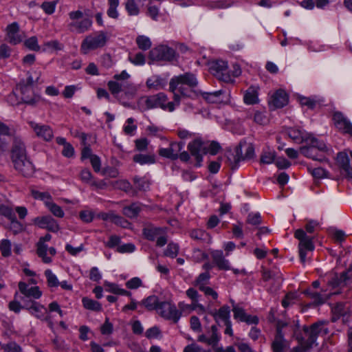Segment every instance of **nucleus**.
I'll use <instances>...</instances> for the list:
<instances>
[{
  "label": "nucleus",
  "mask_w": 352,
  "mask_h": 352,
  "mask_svg": "<svg viewBox=\"0 0 352 352\" xmlns=\"http://www.w3.org/2000/svg\"><path fill=\"white\" fill-rule=\"evenodd\" d=\"M239 144H243V148L245 149V153L242 154L241 160H248L254 157V148L252 144H247L245 142H241Z\"/></svg>",
  "instance_id": "49530a36"
},
{
  "label": "nucleus",
  "mask_w": 352,
  "mask_h": 352,
  "mask_svg": "<svg viewBox=\"0 0 352 352\" xmlns=\"http://www.w3.org/2000/svg\"><path fill=\"white\" fill-rule=\"evenodd\" d=\"M29 312L37 318L42 320L47 313V309L40 303H37V305L32 307V309Z\"/></svg>",
  "instance_id": "a19ab883"
},
{
  "label": "nucleus",
  "mask_w": 352,
  "mask_h": 352,
  "mask_svg": "<svg viewBox=\"0 0 352 352\" xmlns=\"http://www.w3.org/2000/svg\"><path fill=\"white\" fill-rule=\"evenodd\" d=\"M18 87L22 94L21 100L24 103L34 105L37 102L38 100L34 94L32 87L25 85L23 82L18 85Z\"/></svg>",
  "instance_id": "a211bd4d"
},
{
  "label": "nucleus",
  "mask_w": 352,
  "mask_h": 352,
  "mask_svg": "<svg viewBox=\"0 0 352 352\" xmlns=\"http://www.w3.org/2000/svg\"><path fill=\"white\" fill-rule=\"evenodd\" d=\"M25 45L30 50L38 52L40 46L38 45V40L36 36H32L25 41Z\"/></svg>",
  "instance_id": "bf43d9fd"
},
{
  "label": "nucleus",
  "mask_w": 352,
  "mask_h": 352,
  "mask_svg": "<svg viewBox=\"0 0 352 352\" xmlns=\"http://www.w3.org/2000/svg\"><path fill=\"white\" fill-rule=\"evenodd\" d=\"M34 223L41 228H45L53 232H58L59 226L57 222L50 216L36 217Z\"/></svg>",
  "instance_id": "412c9836"
},
{
  "label": "nucleus",
  "mask_w": 352,
  "mask_h": 352,
  "mask_svg": "<svg viewBox=\"0 0 352 352\" xmlns=\"http://www.w3.org/2000/svg\"><path fill=\"white\" fill-rule=\"evenodd\" d=\"M303 293L309 297L315 305H321L325 302V298H324L318 292L307 289Z\"/></svg>",
  "instance_id": "c03bdc74"
},
{
  "label": "nucleus",
  "mask_w": 352,
  "mask_h": 352,
  "mask_svg": "<svg viewBox=\"0 0 352 352\" xmlns=\"http://www.w3.org/2000/svg\"><path fill=\"white\" fill-rule=\"evenodd\" d=\"M19 289L23 295V297L38 299L42 296V292L38 286L29 287L28 285L24 282L19 283Z\"/></svg>",
  "instance_id": "4be33fe9"
},
{
  "label": "nucleus",
  "mask_w": 352,
  "mask_h": 352,
  "mask_svg": "<svg viewBox=\"0 0 352 352\" xmlns=\"http://www.w3.org/2000/svg\"><path fill=\"white\" fill-rule=\"evenodd\" d=\"M275 160V153L272 151H264L260 158V162L262 164H272Z\"/></svg>",
  "instance_id": "6e6d98bb"
},
{
  "label": "nucleus",
  "mask_w": 352,
  "mask_h": 352,
  "mask_svg": "<svg viewBox=\"0 0 352 352\" xmlns=\"http://www.w3.org/2000/svg\"><path fill=\"white\" fill-rule=\"evenodd\" d=\"M289 137L298 143L305 142L307 134H304L300 130L295 128H289L287 131Z\"/></svg>",
  "instance_id": "4c0bfd02"
},
{
  "label": "nucleus",
  "mask_w": 352,
  "mask_h": 352,
  "mask_svg": "<svg viewBox=\"0 0 352 352\" xmlns=\"http://www.w3.org/2000/svg\"><path fill=\"white\" fill-rule=\"evenodd\" d=\"M80 177L83 182L89 183L94 186H98V184L96 182L92 181V174L89 170H82L80 174Z\"/></svg>",
  "instance_id": "603ef678"
},
{
  "label": "nucleus",
  "mask_w": 352,
  "mask_h": 352,
  "mask_svg": "<svg viewBox=\"0 0 352 352\" xmlns=\"http://www.w3.org/2000/svg\"><path fill=\"white\" fill-rule=\"evenodd\" d=\"M323 322H318L313 324L310 327H304L303 331L307 338L305 346L306 349L312 347L318 335L323 331Z\"/></svg>",
  "instance_id": "9d476101"
},
{
  "label": "nucleus",
  "mask_w": 352,
  "mask_h": 352,
  "mask_svg": "<svg viewBox=\"0 0 352 352\" xmlns=\"http://www.w3.org/2000/svg\"><path fill=\"white\" fill-rule=\"evenodd\" d=\"M129 60L135 65H142L145 63V56L142 53L139 52L133 56H130Z\"/></svg>",
  "instance_id": "680f3d73"
},
{
  "label": "nucleus",
  "mask_w": 352,
  "mask_h": 352,
  "mask_svg": "<svg viewBox=\"0 0 352 352\" xmlns=\"http://www.w3.org/2000/svg\"><path fill=\"white\" fill-rule=\"evenodd\" d=\"M210 255L213 264L220 270H231L229 261L226 259L222 250H212Z\"/></svg>",
  "instance_id": "aec40b11"
},
{
  "label": "nucleus",
  "mask_w": 352,
  "mask_h": 352,
  "mask_svg": "<svg viewBox=\"0 0 352 352\" xmlns=\"http://www.w3.org/2000/svg\"><path fill=\"white\" fill-rule=\"evenodd\" d=\"M190 237L200 243H210L211 236L206 231L201 229L192 230L190 232Z\"/></svg>",
  "instance_id": "7c9ffc66"
},
{
  "label": "nucleus",
  "mask_w": 352,
  "mask_h": 352,
  "mask_svg": "<svg viewBox=\"0 0 352 352\" xmlns=\"http://www.w3.org/2000/svg\"><path fill=\"white\" fill-rule=\"evenodd\" d=\"M9 220L10 221V229L14 234H17L23 230V225L17 221L16 216L14 217V219Z\"/></svg>",
  "instance_id": "338daca9"
},
{
  "label": "nucleus",
  "mask_w": 352,
  "mask_h": 352,
  "mask_svg": "<svg viewBox=\"0 0 352 352\" xmlns=\"http://www.w3.org/2000/svg\"><path fill=\"white\" fill-rule=\"evenodd\" d=\"M31 193L34 199L43 201L46 206L47 204L52 201V197L47 192H40L36 190H32Z\"/></svg>",
  "instance_id": "ea45409f"
},
{
  "label": "nucleus",
  "mask_w": 352,
  "mask_h": 352,
  "mask_svg": "<svg viewBox=\"0 0 352 352\" xmlns=\"http://www.w3.org/2000/svg\"><path fill=\"white\" fill-rule=\"evenodd\" d=\"M26 156V150L23 142L21 140V138L15 137L12 148V161L20 158L24 159V157Z\"/></svg>",
  "instance_id": "b1692460"
},
{
  "label": "nucleus",
  "mask_w": 352,
  "mask_h": 352,
  "mask_svg": "<svg viewBox=\"0 0 352 352\" xmlns=\"http://www.w3.org/2000/svg\"><path fill=\"white\" fill-rule=\"evenodd\" d=\"M198 80L195 75L190 72H186L172 78L169 82V90L174 94V100L178 104L180 101V96L188 97L191 91L197 87Z\"/></svg>",
  "instance_id": "f257e3e1"
},
{
  "label": "nucleus",
  "mask_w": 352,
  "mask_h": 352,
  "mask_svg": "<svg viewBox=\"0 0 352 352\" xmlns=\"http://www.w3.org/2000/svg\"><path fill=\"white\" fill-rule=\"evenodd\" d=\"M144 205L139 202H133L122 208V214L128 218H136L142 210Z\"/></svg>",
  "instance_id": "a878e982"
},
{
  "label": "nucleus",
  "mask_w": 352,
  "mask_h": 352,
  "mask_svg": "<svg viewBox=\"0 0 352 352\" xmlns=\"http://www.w3.org/2000/svg\"><path fill=\"white\" fill-rule=\"evenodd\" d=\"M211 73L216 76L219 80L223 82H229L231 80L230 76L228 72L227 62L218 60L213 62L210 67Z\"/></svg>",
  "instance_id": "9b49d317"
},
{
  "label": "nucleus",
  "mask_w": 352,
  "mask_h": 352,
  "mask_svg": "<svg viewBox=\"0 0 352 352\" xmlns=\"http://www.w3.org/2000/svg\"><path fill=\"white\" fill-rule=\"evenodd\" d=\"M175 51L173 48L164 45L154 47L149 52L150 59L156 61H171L175 58Z\"/></svg>",
  "instance_id": "423d86ee"
},
{
  "label": "nucleus",
  "mask_w": 352,
  "mask_h": 352,
  "mask_svg": "<svg viewBox=\"0 0 352 352\" xmlns=\"http://www.w3.org/2000/svg\"><path fill=\"white\" fill-rule=\"evenodd\" d=\"M178 252H179L178 245L176 243H170L168 245V246L164 252V254L166 256L175 258L177 256Z\"/></svg>",
  "instance_id": "5fc2aeb1"
},
{
  "label": "nucleus",
  "mask_w": 352,
  "mask_h": 352,
  "mask_svg": "<svg viewBox=\"0 0 352 352\" xmlns=\"http://www.w3.org/2000/svg\"><path fill=\"white\" fill-rule=\"evenodd\" d=\"M4 352H21V348L16 342H10L2 346Z\"/></svg>",
  "instance_id": "774afa93"
},
{
  "label": "nucleus",
  "mask_w": 352,
  "mask_h": 352,
  "mask_svg": "<svg viewBox=\"0 0 352 352\" xmlns=\"http://www.w3.org/2000/svg\"><path fill=\"white\" fill-rule=\"evenodd\" d=\"M107 85L111 93L113 95H117L120 92L124 91L126 89L128 84L111 80L108 82Z\"/></svg>",
  "instance_id": "f704fd0d"
},
{
  "label": "nucleus",
  "mask_w": 352,
  "mask_h": 352,
  "mask_svg": "<svg viewBox=\"0 0 352 352\" xmlns=\"http://www.w3.org/2000/svg\"><path fill=\"white\" fill-rule=\"evenodd\" d=\"M12 162L15 169L24 177H30L34 175V166L27 156L24 159L20 158Z\"/></svg>",
  "instance_id": "f8f14e48"
},
{
  "label": "nucleus",
  "mask_w": 352,
  "mask_h": 352,
  "mask_svg": "<svg viewBox=\"0 0 352 352\" xmlns=\"http://www.w3.org/2000/svg\"><path fill=\"white\" fill-rule=\"evenodd\" d=\"M157 311L162 317L171 320L175 323L178 322L182 316V312L177 310L174 305L168 302H160Z\"/></svg>",
  "instance_id": "0eeeda50"
},
{
  "label": "nucleus",
  "mask_w": 352,
  "mask_h": 352,
  "mask_svg": "<svg viewBox=\"0 0 352 352\" xmlns=\"http://www.w3.org/2000/svg\"><path fill=\"white\" fill-rule=\"evenodd\" d=\"M6 41L12 45H17L23 41L20 34V28L18 23L13 22L8 25L6 29Z\"/></svg>",
  "instance_id": "4468645a"
},
{
  "label": "nucleus",
  "mask_w": 352,
  "mask_h": 352,
  "mask_svg": "<svg viewBox=\"0 0 352 352\" xmlns=\"http://www.w3.org/2000/svg\"><path fill=\"white\" fill-rule=\"evenodd\" d=\"M295 237L298 239V251L300 261L302 264L306 262L307 251H313L315 248L312 238L307 236L305 232L302 229H298L295 232Z\"/></svg>",
  "instance_id": "39448f33"
},
{
  "label": "nucleus",
  "mask_w": 352,
  "mask_h": 352,
  "mask_svg": "<svg viewBox=\"0 0 352 352\" xmlns=\"http://www.w3.org/2000/svg\"><path fill=\"white\" fill-rule=\"evenodd\" d=\"M337 162L343 170L349 165V159L345 153L340 152L338 154Z\"/></svg>",
  "instance_id": "13d9d810"
},
{
  "label": "nucleus",
  "mask_w": 352,
  "mask_h": 352,
  "mask_svg": "<svg viewBox=\"0 0 352 352\" xmlns=\"http://www.w3.org/2000/svg\"><path fill=\"white\" fill-rule=\"evenodd\" d=\"M37 250L36 253L38 256L42 258V261L45 263H50L52 262L50 256H47V252L48 251L47 245L41 242H38L36 244Z\"/></svg>",
  "instance_id": "c9c22d12"
},
{
  "label": "nucleus",
  "mask_w": 352,
  "mask_h": 352,
  "mask_svg": "<svg viewBox=\"0 0 352 352\" xmlns=\"http://www.w3.org/2000/svg\"><path fill=\"white\" fill-rule=\"evenodd\" d=\"M69 16L72 22L68 24V28L71 32L84 33L92 25L91 19L89 17L83 18V13L80 10L70 12Z\"/></svg>",
  "instance_id": "20e7f679"
},
{
  "label": "nucleus",
  "mask_w": 352,
  "mask_h": 352,
  "mask_svg": "<svg viewBox=\"0 0 352 352\" xmlns=\"http://www.w3.org/2000/svg\"><path fill=\"white\" fill-rule=\"evenodd\" d=\"M133 182L135 186V188L141 191H146L149 188L150 182L148 179L145 178H140L138 177H135L133 178Z\"/></svg>",
  "instance_id": "a18cd8bd"
},
{
  "label": "nucleus",
  "mask_w": 352,
  "mask_h": 352,
  "mask_svg": "<svg viewBox=\"0 0 352 352\" xmlns=\"http://www.w3.org/2000/svg\"><path fill=\"white\" fill-rule=\"evenodd\" d=\"M184 146V143L182 142L171 143L169 148L160 149L159 155L171 160H176L179 157L178 153L182 151Z\"/></svg>",
  "instance_id": "6ab92c4d"
},
{
  "label": "nucleus",
  "mask_w": 352,
  "mask_h": 352,
  "mask_svg": "<svg viewBox=\"0 0 352 352\" xmlns=\"http://www.w3.org/2000/svg\"><path fill=\"white\" fill-rule=\"evenodd\" d=\"M258 88L255 86L250 87L245 92L243 100L248 104H254L258 102Z\"/></svg>",
  "instance_id": "c756f323"
},
{
  "label": "nucleus",
  "mask_w": 352,
  "mask_h": 352,
  "mask_svg": "<svg viewBox=\"0 0 352 352\" xmlns=\"http://www.w3.org/2000/svg\"><path fill=\"white\" fill-rule=\"evenodd\" d=\"M108 3H109V9L107 10L108 16L113 19H117L118 16L117 7L119 5V0H108Z\"/></svg>",
  "instance_id": "de8ad7c7"
},
{
  "label": "nucleus",
  "mask_w": 352,
  "mask_h": 352,
  "mask_svg": "<svg viewBox=\"0 0 352 352\" xmlns=\"http://www.w3.org/2000/svg\"><path fill=\"white\" fill-rule=\"evenodd\" d=\"M45 50H50L51 51L61 50L63 49V45L60 44L58 41L54 40L47 42L44 44Z\"/></svg>",
  "instance_id": "69168bd1"
},
{
  "label": "nucleus",
  "mask_w": 352,
  "mask_h": 352,
  "mask_svg": "<svg viewBox=\"0 0 352 352\" xmlns=\"http://www.w3.org/2000/svg\"><path fill=\"white\" fill-rule=\"evenodd\" d=\"M352 283V267L340 274H334L328 280V285L333 289L342 288Z\"/></svg>",
  "instance_id": "6e6552de"
},
{
  "label": "nucleus",
  "mask_w": 352,
  "mask_h": 352,
  "mask_svg": "<svg viewBox=\"0 0 352 352\" xmlns=\"http://www.w3.org/2000/svg\"><path fill=\"white\" fill-rule=\"evenodd\" d=\"M136 43L142 50H147L151 46V41L149 38L143 35L137 37Z\"/></svg>",
  "instance_id": "09e8293b"
},
{
  "label": "nucleus",
  "mask_w": 352,
  "mask_h": 352,
  "mask_svg": "<svg viewBox=\"0 0 352 352\" xmlns=\"http://www.w3.org/2000/svg\"><path fill=\"white\" fill-rule=\"evenodd\" d=\"M167 96L163 93H159L156 95L151 96L145 98L144 102L146 109H153L161 107L166 109V102H167Z\"/></svg>",
  "instance_id": "dca6fc26"
},
{
  "label": "nucleus",
  "mask_w": 352,
  "mask_h": 352,
  "mask_svg": "<svg viewBox=\"0 0 352 352\" xmlns=\"http://www.w3.org/2000/svg\"><path fill=\"white\" fill-rule=\"evenodd\" d=\"M230 309L228 305L221 307L218 311H211L210 314L214 317L217 322L221 320L224 324L230 322Z\"/></svg>",
  "instance_id": "bb28decb"
},
{
  "label": "nucleus",
  "mask_w": 352,
  "mask_h": 352,
  "mask_svg": "<svg viewBox=\"0 0 352 352\" xmlns=\"http://www.w3.org/2000/svg\"><path fill=\"white\" fill-rule=\"evenodd\" d=\"M300 153L305 157L311 158L314 160L320 162L325 160V157L322 155L318 154L317 150L314 149L312 147L302 146L300 148Z\"/></svg>",
  "instance_id": "2f4dec72"
},
{
  "label": "nucleus",
  "mask_w": 352,
  "mask_h": 352,
  "mask_svg": "<svg viewBox=\"0 0 352 352\" xmlns=\"http://www.w3.org/2000/svg\"><path fill=\"white\" fill-rule=\"evenodd\" d=\"M29 124L38 137L46 141H49L53 138L52 129L48 125L40 124L32 121Z\"/></svg>",
  "instance_id": "f3484780"
},
{
  "label": "nucleus",
  "mask_w": 352,
  "mask_h": 352,
  "mask_svg": "<svg viewBox=\"0 0 352 352\" xmlns=\"http://www.w3.org/2000/svg\"><path fill=\"white\" fill-rule=\"evenodd\" d=\"M242 144H239V145L233 150L230 148L226 150V156L227 158V162L231 169H236L238 167L239 163L242 161Z\"/></svg>",
  "instance_id": "2eb2a0df"
},
{
  "label": "nucleus",
  "mask_w": 352,
  "mask_h": 352,
  "mask_svg": "<svg viewBox=\"0 0 352 352\" xmlns=\"http://www.w3.org/2000/svg\"><path fill=\"white\" fill-rule=\"evenodd\" d=\"M47 207L49 209V210L55 217H59V218H63L64 217L65 212L63 210V209L61 208V207H60L59 206H58L57 204L54 203L53 201L47 204Z\"/></svg>",
  "instance_id": "3c124183"
},
{
  "label": "nucleus",
  "mask_w": 352,
  "mask_h": 352,
  "mask_svg": "<svg viewBox=\"0 0 352 352\" xmlns=\"http://www.w3.org/2000/svg\"><path fill=\"white\" fill-rule=\"evenodd\" d=\"M188 149L190 152L197 161V166H201V162L203 161V155L209 153L214 155L221 149L220 144L215 141L211 142H206L200 138L195 139L188 144Z\"/></svg>",
  "instance_id": "f03ea898"
},
{
  "label": "nucleus",
  "mask_w": 352,
  "mask_h": 352,
  "mask_svg": "<svg viewBox=\"0 0 352 352\" xmlns=\"http://www.w3.org/2000/svg\"><path fill=\"white\" fill-rule=\"evenodd\" d=\"M270 103L275 108H282L288 103V96L284 90L279 89L272 95Z\"/></svg>",
  "instance_id": "393cba45"
},
{
  "label": "nucleus",
  "mask_w": 352,
  "mask_h": 352,
  "mask_svg": "<svg viewBox=\"0 0 352 352\" xmlns=\"http://www.w3.org/2000/svg\"><path fill=\"white\" fill-rule=\"evenodd\" d=\"M58 0L53 1H45L42 3L41 8L47 14L54 13Z\"/></svg>",
  "instance_id": "052dcab7"
},
{
  "label": "nucleus",
  "mask_w": 352,
  "mask_h": 352,
  "mask_svg": "<svg viewBox=\"0 0 352 352\" xmlns=\"http://www.w3.org/2000/svg\"><path fill=\"white\" fill-rule=\"evenodd\" d=\"M262 278L265 282L270 280H273L274 286L268 289L269 292L272 293L278 289L281 285L283 275L280 271L276 267L272 270L263 268L262 270Z\"/></svg>",
  "instance_id": "1a4fd4ad"
},
{
  "label": "nucleus",
  "mask_w": 352,
  "mask_h": 352,
  "mask_svg": "<svg viewBox=\"0 0 352 352\" xmlns=\"http://www.w3.org/2000/svg\"><path fill=\"white\" fill-rule=\"evenodd\" d=\"M82 302L84 307L87 309L96 311L102 310V306L98 301L85 297L82 298Z\"/></svg>",
  "instance_id": "58836bf2"
},
{
  "label": "nucleus",
  "mask_w": 352,
  "mask_h": 352,
  "mask_svg": "<svg viewBox=\"0 0 352 352\" xmlns=\"http://www.w3.org/2000/svg\"><path fill=\"white\" fill-rule=\"evenodd\" d=\"M140 305H143L147 310H157L160 305L157 296L155 295L149 296L141 301Z\"/></svg>",
  "instance_id": "473e14b6"
},
{
  "label": "nucleus",
  "mask_w": 352,
  "mask_h": 352,
  "mask_svg": "<svg viewBox=\"0 0 352 352\" xmlns=\"http://www.w3.org/2000/svg\"><path fill=\"white\" fill-rule=\"evenodd\" d=\"M284 348L285 340L281 331L280 324L279 323L276 329V335L272 343V349L273 352H283Z\"/></svg>",
  "instance_id": "cd10ccee"
},
{
  "label": "nucleus",
  "mask_w": 352,
  "mask_h": 352,
  "mask_svg": "<svg viewBox=\"0 0 352 352\" xmlns=\"http://www.w3.org/2000/svg\"><path fill=\"white\" fill-rule=\"evenodd\" d=\"M133 160L135 163L141 165L151 164L155 162V157L154 155L136 154L133 155Z\"/></svg>",
  "instance_id": "72a5a7b5"
},
{
  "label": "nucleus",
  "mask_w": 352,
  "mask_h": 352,
  "mask_svg": "<svg viewBox=\"0 0 352 352\" xmlns=\"http://www.w3.org/2000/svg\"><path fill=\"white\" fill-rule=\"evenodd\" d=\"M247 223L253 226H257L261 223V217L258 212L250 213L247 218Z\"/></svg>",
  "instance_id": "e2e57ef3"
},
{
  "label": "nucleus",
  "mask_w": 352,
  "mask_h": 352,
  "mask_svg": "<svg viewBox=\"0 0 352 352\" xmlns=\"http://www.w3.org/2000/svg\"><path fill=\"white\" fill-rule=\"evenodd\" d=\"M304 142L307 144L305 146L312 147L314 149L320 152H325L327 151L326 144L322 142H320L311 134H307V137Z\"/></svg>",
  "instance_id": "c85d7f7f"
},
{
  "label": "nucleus",
  "mask_w": 352,
  "mask_h": 352,
  "mask_svg": "<svg viewBox=\"0 0 352 352\" xmlns=\"http://www.w3.org/2000/svg\"><path fill=\"white\" fill-rule=\"evenodd\" d=\"M333 120L338 131L352 137V124L341 112H335L333 116Z\"/></svg>",
  "instance_id": "ddd939ff"
},
{
  "label": "nucleus",
  "mask_w": 352,
  "mask_h": 352,
  "mask_svg": "<svg viewBox=\"0 0 352 352\" xmlns=\"http://www.w3.org/2000/svg\"><path fill=\"white\" fill-rule=\"evenodd\" d=\"M164 228L156 227L152 223H146L142 230L144 236L149 241H154L159 235L165 233Z\"/></svg>",
  "instance_id": "5701e85b"
},
{
  "label": "nucleus",
  "mask_w": 352,
  "mask_h": 352,
  "mask_svg": "<svg viewBox=\"0 0 352 352\" xmlns=\"http://www.w3.org/2000/svg\"><path fill=\"white\" fill-rule=\"evenodd\" d=\"M109 39L106 32L102 31L94 32L87 36L82 41L80 50L82 53L86 54L90 51L103 47Z\"/></svg>",
  "instance_id": "7ed1b4c3"
},
{
  "label": "nucleus",
  "mask_w": 352,
  "mask_h": 352,
  "mask_svg": "<svg viewBox=\"0 0 352 352\" xmlns=\"http://www.w3.org/2000/svg\"><path fill=\"white\" fill-rule=\"evenodd\" d=\"M232 304V311L234 313V318L236 320H239L241 322H244L245 318L247 317V314H245L244 309L240 307L239 305H235L233 300H231Z\"/></svg>",
  "instance_id": "79ce46f5"
},
{
  "label": "nucleus",
  "mask_w": 352,
  "mask_h": 352,
  "mask_svg": "<svg viewBox=\"0 0 352 352\" xmlns=\"http://www.w3.org/2000/svg\"><path fill=\"white\" fill-rule=\"evenodd\" d=\"M11 243L8 239H3L0 243V251L3 256L8 257L11 254Z\"/></svg>",
  "instance_id": "864d4df0"
},
{
  "label": "nucleus",
  "mask_w": 352,
  "mask_h": 352,
  "mask_svg": "<svg viewBox=\"0 0 352 352\" xmlns=\"http://www.w3.org/2000/svg\"><path fill=\"white\" fill-rule=\"evenodd\" d=\"M299 102L302 106H307L308 108L312 109L316 107V101L311 98L300 96L299 97Z\"/></svg>",
  "instance_id": "0e129e2a"
},
{
  "label": "nucleus",
  "mask_w": 352,
  "mask_h": 352,
  "mask_svg": "<svg viewBox=\"0 0 352 352\" xmlns=\"http://www.w3.org/2000/svg\"><path fill=\"white\" fill-rule=\"evenodd\" d=\"M0 214L6 217L8 219H14V217L16 216L12 208L3 203H0Z\"/></svg>",
  "instance_id": "4d7b16f0"
},
{
  "label": "nucleus",
  "mask_w": 352,
  "mask_h": 352,
  "mask_svg": "<svg viewBox=\"0 0 352 352\" xmlns=\"http://www.w3.org/2000/svg\"><path fill=\"white\" fill-rule=\"evenodd\" d=\"M232 4L230 0H216L208 3L209 8L212 9H224L229 8Z\"/></svg>",
  "instance_id": "37998d69"
},
{
  "label": "nucleus",
  "mask_w": 352,
  "mask_h": 352,
  "mask_svg": "<svg viewBox=\"0 0 352 352\" xmlns=\"http://www.w3.org/2000/svg\"><path fill=\"white\" fill-rule=\"evenodd\" d=\"M136 0H127L125 3V9L129 16H137L140 12V8Z\"/></svg>",
  "instance_id": "e433bc0d"
},
{
  "label": "nucleus",
  "mask_w": 352,
  "mask_h": 352,
  "mask_svg": "<svg viewBox=\"0 0 352 352\" xmlns=\"http://www.w3.org/2000/svg\"><path fill=\"white\" fill-rule=\"evenodd\" d=\"M45 275L47 278V285L50 287L59 286L60 282L58 281L56 276L53 274L52 270H47L45 271Z\"/></svg>",
  "instance_id": "8fccbe9b"
}]
</instances>
